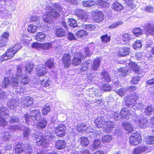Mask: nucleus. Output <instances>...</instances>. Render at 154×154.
<instances>
[{
  "mask_svg": "<svg viewBox=\"0 0 154 154\" xmlns=\"http://www.w3.org/2000/svg\"><path fill=\"white\" fill-rule=\"evenodd\" d=\"M54 7L55 8L54 9L51 8H48V7H47L46 14L43 16L44 21L50 24L53 22V19L50 16L55 18L58 17L60 15V13L62 14L63 12L61 6L58 4H54Z\"/></svg>",
  "mask_w": 154,
  "mask_h": 154,
  "instance_id": "obj_1",
  "label": "nucleus"
},
{
  "mask_svg": "<svg viewBox=\"0 0 154 154\" xmlns=\"http://www.w3.org/2000/svg\"><path fill=\"white\" fill-rule=\"evenodd\" d=\"M39 66V81L41 82V87L47 88L50 85V81L48 77L43 76L47 73V70L43 65H40Z\"/></svg>",
  "mask_w": 154,
  "mask_h": 154,
  "instance_id": "obj_2",
  "label": "nucleus"
},
{
  "mask_svg": "<svg viewBox=\"0 0 154 154\" xmlns=\"http://www.w3.org/2000/svg\"><path fill=\"white\" fill-rule=\"evenodd\" d=\"M138 97L136 94H131L126 97V105L130 107H132L135 105L138 109H141L143 107V105L141 102L138 103Z\"/></svg>",
  "mask_w": 154,
  "mask_h": 154,
  "instance_id": "obj_3",
  "label": "nucleus"
},
{
  "mask_svg": "<svg viewBox=\"0 0 154 154\" xmlns=\"http://www.w3.org/2000/svg\"><path fill=\"white\" fill-rule=\"evenodd\" d=\"M54 129L57 136L59 137L64 136L66 133V128L60 122H56L54 125Z\"/></svg>",
  "mask_w": 154,
  "mask_h": 154,
  "instance_id": "obj_4",
  "label": "nucleus"
},
{
  "mask_svg": "<svg viewBox=\"0 0 154 154\" xmlns=\"http://www.w3.org/2000/svg\"><path fill=\"white\" fill-rule=\"evenodd\" d=\"M16 74L13 75L12 78V86L13 87H17L19 85V79L21 75H23L22 73V67L20 66H18L17 68Z\"/></svg>",
  "mask_w": 154,
  "mask_h": 154,
  "instance_id": "obj_5",
  "label": "nucleus"
},
{
  "mask_svg": "<svg viewBox=\"0 0 154 154\" xmlns=\"http://www.w3.org/2000/svg\"><path fill=\"white\" fill-rule=\"evenodd\" d=\"M40 134H39V137H39V145L44 147H47L48 145V143L53 141L55 138L54 136L50 134L45 136L44 137L43 136L41 137Z\"/></svg>",
  "mask_w": 154,
  "mask_h": 154,
  "instance_id": "obj_6",
  "label": "nucleus"
},
{
  "mask_svg": "<svg viewBox=\"0 0 154 154\" xmlns=\"http://www.w3.org/2000/svg\"><path fill=\"white\" fill-rule=\"evenodd\" d=\"M77 130L79 132H82L84 134L92 133L94 137L97 136V134L93 132V129L90 126L87 127L83 124H78L76 127Z\"/></svg>",
  "mask_w": 154,
  "mask_h": 154,
  "instance_id": "obj_7",
  "label": "nucleus"
},
{
  "mask_svg": "<svg viewBox=\"0 0 154 154\" xmlns=\"http://www.w3.org/2000/svg\"><path fill=\"white\" fill-rule=\"evenodd\" d=\"M21 48L20 44H17L7 49L5 53L8 58L11 59L14 57L15 54L20 50Z\"/></svg>",
  "mask_w": 154,
  "mask_h": 154,
  "instance_id": "obj_8",
  "label": "nucleus"
},
{
  "mask_svg": "<svg viewBox=\"0 0 154 154\" xmlns=\"http://www.w3.org/2000/svg\"><path fill=\"white\" fill-rule=\"evenodd\" d=\"M141 136L139 133H133L130 138V143L131 145H137L141 142Z\"/></svg>",
  "mask_w": 154,
  "mask_h": 154,
  "instance_id": "obj_9",
  "label": "nucleus"
},
{
  "mask_svg": "<svg viewBox=\"0 0 154 154\" xmlns=\"http://www.w3.org/2000/svg\"><path fill=\"white\" fill-rule=\"evenodd\" d=\"M22 143H17L15 146L14 151L16 154H20L22 153L24 150H30L31 147L28 143L26 144V148L25 147L23 149L22 147Z\"/></svg>",
  "mask_w": 154,
  "mask_h": 154,
  "instance_id": "obj_10",
  "label": "nucleus"
},
{
  "mask_svg": "<svg viewBox=\"0 0 154 154\" xmlns=\"http://www.w3.org/2000/svg\"><path fill=\"white\" fill-rule=\"evenodd\" d=\"M9 34L4 32L0 36V48L6 46L8 42Z\"/></svg>",
  "mask_w": 154,
  "mask_h": 154,
  "instance_id": "obj_11",
  "label": "nucleus"
},
{
  "mask_svg": "<svg viewBox=\"0 0 154 154\" xmlns=\"http://www.w3.org/2000/svg\"><path fill=\"white\" fill-rule=\"evenodd\" d=\"M92 19L96 22H99L104 19V15L103 13L98 11H96L92 13Z\"/></svg>",
  "mask_w": 154,
  "mask_h": 154,
  "instance_id": "obj_12",
  "label": "nucleus"
},
{
  "mask_svg": "<svg viewBox=\"0 0 154 154\" xmlns=\"http://www.w3.org/2000/svg\"><path fill=\"white\" fill-rule=\"evenodd\" d=\"M75 14L82 21L85 22L88 19V15L82 10L78 9L74 11Z\"/></svg>",
  "mask_w": 154,
  "mask_h": 154,
  "instance_id": "obj_13",
  "label": "nucleus"
},
{
  "mask_svg": "<svg viewBox=\"0 0 154 154\" xmlns=\"http://www.w3.org/2000/svg\"><path fill=\"white\" fill-rule=\"evenodd\" d=\"M83 57L80 52L76 53L75 54L74 58L72 60V64L75 66L79 65L83 59Z\"/></svg>",
  "mask_w": 154,
  "mask_h": 154,
  "instance_id": "obj_14",
  "label": "nucleus"
},
{
  "mask_svg": "<svg viewBox=\"0 0 154 154\" xmlns=\"http://www.w3.org/2000/svg\"><path fill=\"white\" fill-rule=\"evenodd\" d=\"M37 111L36 110H31L30 111V113L29 114L26 113L24 115L26 122L28 124L31 122L32 120V117H34V118H36Z\"/></svg>",
  "mask_w": 154,
  "mask_h": 154,
  "instance_id": "obj_15",
  "label": "nucleus"
},
{
  "mask_svg": "<svg viewBox=\"0 0 154 154\" xmlns=\"http://www.w3.org/2000/svg\"><path fill=\"white\" fill-rule=\"evenodd\" d=\"M113 127V124L112 122L106 121L102 129L104 132L109 133L112 130Z\"/></svg>",
  "mask_w": 154,
  "mask_h": 154,
  "instance_id": "obj_16",
  "label": "nucleus"
},
{
  "mask_svg": "<svg viewBox=\"0 0 154 154\" xmlns=\"http://www.w3.org/2000/svg\"><path fill=\"white\" fill-rule=\"evenodd\" d=\"M144 30L146 34H154V24L151 23L146 24L145 28Z\"/></svg>",
  "mask_w": 154,
  "mask_h": 154,
  "instance_id": "obj_17",
  "label": "nucleus"
},
{
  "mask_svg": "<svg viewBox=\"0 0 154 154\" xmlns=\"http://www.w3.org/2000/svg\"><path fill=\"white\" fill-rule=\"evenodd\" d=\"M62 60L65 67L68 68L69 67L71 63V60L70 57L68 54H64Z\"/></svg>",
  "mask_w": 154,
  "mask_h": 154,
  "instance_id": "obj_18",
  "label": "nucleus"
},
{
  "mask_svg": "<svg viewBox=\"0 0 154 154\" xmlns=\"http://www.w3.org/2000/svg\"><path fill=\"white\" fill-rule=\"evenodd\" d=\"M106 122L104 120V118L102 116L98 117L94 121L96 126L98 128L103 127Z\"/></svg>",
  "mask_w": 154,
  "mask_h": 154,
  "instance_id": "obj_19",
  "label": "nucleus"
},
{
  "mask_svg": "<svg viewBox=\"0 0 154 154\" xmlns=\"http://www.w3.org/2000/svg\"><path fill=\"white\" fill-rule=\"evenodd\" d=\"M130 49L127 47L121 48L118 52V56L120 57H124L128 55L130 52Z\"/></svg>",
  "mask_w": 154,
  "mask_h": 154,
  "instance_id": "obj_20",
  "label": "nucleus"
},
{
  "mask_svg": "<svg viewBox=\"0 0 154 154\" xmlns=\"http://www.w3.org/2000/svg\"><path fill=\"white\" fill-rule=\"evenodd\" d=\"M120 113L121 117L126 118L127 119H129L131 116L130 111L126 108H123L120 112Z\"/></svg>",
  "mask_w": 154,
  "mask_h": 154,
  "instance_id": "obj_21",
  "label": "nucleus"
},
{
  "mask_svg": "<svg viewBox=\"0 0 154 154\" xmlns=\"http://www.w3.org/2000/svg\"><path fill=\"white\" fill-rule=\"evenodd\" d=\"M33 103V100L30 97H27L24 99L22 102L23 106L24 108L31 106L32 105Z\"/></svg>",
  "mask_w": 154,
  "mask_h": 154,
  "instance_id": "obj_22",
  "label": "nucleus"
},
{
  "mask_svg": "<svg viewBox=\"0 0 154 154\" xmlns=\"http://www.w3.org/2000/svg\"><path fill=\"white\" fill-rule=\"evenodd\" d=\"M55 35L58 37L62 38L66 35V32L64 29L58 27L55 30Z\"/></svg>",
  "mask_w": 154,
  "mask_h": 154,
  "instance_id": "obj_23",
  "label": "nucleus"
},
{
  "mask_svg": "<svg viewBox=\"0 0 154 154\" xmlns=\"http://www.w3.org/2000/svg\"><path fill=\"white\" fill-rule=\"evenodd\" d=\"M66 145V142L65 141L58 140L56 142L55 146L57 149H61L65 148Z\"/></svg>",
  "mask_w": 154,
  "mask_h": 154,
  "instance_id": "obj_24",
  "label": "nucleus"
},
{
  "mask_svg": "<svg viewBox=\"0 0 154 154\" xmlns=\"http://www.w3.org/2000/svg\"><path fill=\"white\" fill-rule=\"evenodd\" d=\"M21 79L20 81V82L21 84L23 85L28 84L29 82V79L28 77L26 75H21L20 77Z\"/></svg>",
  "mask_w": 154,
  "mask_h": 154,
  "instance_id": "obj_25",
  "label": "nucleus"
},
{
  "mask_svg": "<svg viewBox=\"0 0 154 154\" xmlns=\"http://www.w3.org/2000/svg\"><path fill=\"white\" fill-rule=\"evenodd\" d=\"M124 128L128 133L131 132L133 130V128L130 124L128 122H125L122 124Z\"/></svg>",
  "mask_w": 154,
  "mask_h": 154,
  "instance_id": "obj_26",
  "label": "nucleus"
},
{
  "mask_svg": "<svg viewBox=\"0 0 154 154\" xmlns=\"http://www.w3.org/2000/svg\"><path fill=\"white\" fill-rule=\"evenodd\" d=\"M100 58L95 59L94 61L91 68L94 70H97L100 66Z\"/></svg>",
  "mask_w": 154,
  "mask_h": 154,
  "instance_id": "obj_27",
  "label": "nucleus"
},
{
  "mask_svg": "<svg viewBox=\"0 0 154 154\" xmlns=\"http://www.w3.org/2000/svg\"><path fill=\"white\" fill-rule=\"evenodd\" d=\"M139 125L141 128H147L149 125L148 120L143 117L142 118L141 121L140 122Z\"/></svg>",
  "mask_w": 154,
  "mask_h": 154,
  "instance_id": "obj_28",
  "label": "nucleus"
},
{
  "mask_svg": "<svg viewBox=\"0 0 154 154\" xmlns=\"http://www.w3.org/2000/svg\"><path fill=\"white\" fill-rule=\"evenodd\" d=\"M102 78L107 82H109L111 80L109 74L105 70H102L101 73Z\"/></svg>",
  "mask_w": 154,
  "mask_h": 154,
  "instance_id": "obj_29",
  "label": "nucleus"
},
{
  "mask_svg": "<svg viewBox=\"0 0 154 154\" xmlns=\"http://www.w3.org/2000/svg\"><path fill=\"white\" fill-rule=\"evenodd\" d=\"M91 63V61L90 60H88L86 62L82 63L81 66L80 70L81 72L87 70L88 66H89V64Z\"/></svg>",
  "mask_w": 154,
  "mask_h": 154,
  "instance_id": "obj_30",
  "label": "nucleus"
},
{
  "mask_svg": "<svg viewBox=\"0 0 154 154\" xmlns=\"http://www.w3.org/2000/svg\"><path fill=\"white\" fill-rule=\"evenodd\" d=\"M68 24L70 27L73 28H76L78 27L76 21L75 20L72 18L68 19Z\"/></svg>",
  "mask_w": 154,
  "mask_h": 154,
  "instance_id": "obj_31",
  "label": "nucleus"
},
{
  "mask_svg": "<svg viewBox=\"0 0 154 154\" xmlns=\"http://www.w3.org/2000/svg\"><path fill=\"white\" fill-rule=\"evenodd\" d=\"M112 7L114 10L117 11H121L123 8L122 5L118 2L114 3Z\"/></svg>",
  "mask_w": 154,
  "mask_h": 154,
  "instance_id": "obj_32",
  "label": "nucleus"
},
{
  "mask_svg": "<svg viewBox=\"0 0 154 154\" xmlns=\"http://www.w3.org/2000/svg\"><path fill=\"white\" fill-rule=\"evenodd\" d=\"M8 106L11 109H15L17 106V103L15 100H12L9 101L8 103Z\"/></svg>",
  "mask_w": 154,
  "mask_h": 154,
  "instance_id": "obj_33",
  "label": "nucleus"
},
{
  "mask_svg": "<svg viewBox=\"0 0 154 154\" xmlns=\"http://www.w3.org/2000/svg\"><path fill=\"white\" fill-rule=\"evenodd\" d=\"M11 82L8 77H5L2 82V87L4 88H6L10 85Z\"/></svg>",
  "mask_w": 154,
  "mask_h": 154,
  "instance_id": "obj_34",
  "label": "nucleus"
},
{
  "mask_svg": "<svg viewBox=\"0 0 154 154\" xmlns=\"http://www.w3.org/2000/svg\"><path fill=\"white\" fill-rule=\"evenodd\" d=\"M112 136L106 135L102 137V141L103 143H108L112 140Z\"/></svg>",
  "mask_w": 154,
  "mask_h": 154,
  "instance_id": "obj_35",
  "label": "nucleus"
},
{
  "mask_svg": "<svg viewBox=\"0 0 154 154\" xmlns=\"http://www.w3.org/2000/svg\"><path fill=\"white\" fill-rule=\"evenodd\" d=\"M145 142L146 144H154V136H148L145 138Z\"/></svg>",
  "mask_w": 154,
  "mask_h": 154,
  "instance_id": "obj_36",
  "label": "nucleus"
},
{
  "mask_svg": "<svg viewBox=\"0 0 154 154\" xmlns=\"http://www.w3.org/2000/svg\"><path fill=\"white\" fill-rule=\"evenodd\" d=\"M118 71L120 73L119 75L122 76L127 75L128 73V70L127 67L121 68L120 69L118 70Z\"/></svg>",
  "mask_w": 154,
  "mask_h": 154,
  "instance_id": "obj_37",
  "label": "nucleus"
},
{
  "mask_svg": "<svg viewBox=\"0 0 154 154\" xmlns=\"http://www.w3.org/2000/svg\"><path fill=\"white\" fill-rule=\"evenodd\" d=\"M80 143L82 147L86 146L89 143V142L87 138L85 137H82L81 138Z\"/></svg>",
  "mask_w": 154,
  "mask_h": 154,
  "instance_id": "obj_38",
  "label": "nucleus"
},
{
  "mask_svg": "<svg viewBox=\"0 0 154 154\" xmlns=\"http://www.w3.org/2000/svg\"><path fill=\"white\" fill-rule=\"evenodd\" d=\"M37 30L36 26L32 24L29 25L27 28V31L30 33H34Z\"/></svg>",
  "mask_w": 154,
  "mask_h": 154,
  "instance_id": "obj_39",
  "label": "nucleus"
},
{
  "mask_svg": "<svg viewBox=\"0 0 154 154\" xmlns=\"http://www.w3.org/2000/svg\"><path fill=\"white\" fill-rule=\"evenodd\" d=\"M100 40L102 42L107 43L110 41V37L107 34L103 35L100 37Z\"/></svg>",
  "mask_w": 154,
  "mask_h": 154,
  "instance_id": "obj_40",
  "label": "nucleus"
},
{
  "mask_svg": "<svg viewBox=\"0 0 154 154\" xmlns=\"http://www.w3.org/2000/svg\"><path fill=\"white\" fill-rule=\"evenodd\" d=\"M76 36L80 38L86 36L87 32L83 30H80L78 31L76 33Z\"/></svg>",
  "mask_w": 154,
  "mask_h": 154,
  "instance_id": "obj_41",
  "label": "nucleus"
},
{
  "mask_svg": "<svg viewBox=\"0 0 154 154\" xmlns=\"http://www.w3.org/2000/svg\"><path fill=\"white\" fill-rule=\"evenodd\" d=\"M51 45L50 43L40 44L39 43V48H41L44 50L50 49L51 47Z\"/></svg>",
  "mask_w": 154,
  "mask_h": 154,
  "instance_id": "obj_42",
  "label": "nucleus"
},
{
  "mask_svg": "<svg viewBox=\"0 0 154 154\" xmlns=\"http://www.w3.org/2000/svg\"><path fill=\"white\" fill-rule=\"evenodd\" d=\"M129 66L134 71L137 72L138 69V67L134 63L130 62L128 63Z\"/></svg>",
  "mask_w": 154,
  "mask_h": 154,
  "instance_id": "obj_43",
  "label": "nucleus"
},
{
  "mask_svg": "<svg viewBox=\"0 0 154 154\" xmlns=\"http://www.w3.org/2000/svg\"><path fill=\"white\" fill-rule=\"evenodd\" d=\"M121 40L125 42H128L130 40L131 38L130 35L127 33L123 34L121 35Z\"/></svg>",
  "mask_w": 154,
  "mask_h": 154,
  "instance_id": "obj_44",
  "label": "nucleus"
},
{
  "mask_svg": "<svg viewBox=\"0 0 154 154\" xmlns=\"http://www.w3.org/2000/svg\"><path fill=\"white\" fill-rule=\"evenodd\" d=\"M154 112V109L151 106H148L145 109V113L147 115H149L152 114Z\"/></svg>",
  "mask_w": 154,
  "mask_h": 154,
  "instance_id": "obj_45",
  "label": "nucleus"
},
{
  "mask_svg": "<svg viewBox=\"0 0 154 154\" xmlns=\"http://www.w3.org/2000/svg\"><path fill=\"white\" fill-rule=\"evenodd\" d=\"M8 109L5 107L2 106L0 109V113L3 116L9 115Z\"/></svg>",
  "mask_w": 154,
  "mask_h": 154,
  "instance_id": "obj_46",
  "label": "nucleus"
},
{
  "mask_svg": "<svg viewBox=\"0 0 154 154\" xmlns=\"http://www.w3.org/2000/svg\"><path fill=\"white\" fill-rule=\"evenodd\" d=\"M95 2L93 1L89 0L87 1H83V5L85 7H90L94 5Z\"/></svg>",
  "mask_w": 154,
  "mask_h": 154,
  "instance_id": "obj_47",
  "label": "nucleus"
},
{
  "mask_svg": "<svg viewBox=\"0 0 154 154\" xmlns=\"http://www.w3.org/2000/svg\"><path fill=\"white\" fill-rule=\"evenodd\" d=\"M47 125L46 120L44 119H42L39 121V128L42 129L45 127Z\"/></svg>",
  "mask_w": 154,
  "mask_h": 154,
  "instance_id": "obj_48",
  "label": "nucleus"
},
{
  "mask_svg": "<svg viewBox=\"0 0 154 154\" xmlns=\"http://www.w3.org/2000/svg\"><path fill=\"white\" fill-rule=\"evenodd\" d=\"M97 4L100 6L106 8L108 7L109 5V3L107 2L102 0H97Z\"/></svg>",
  "mask_w": 154,
  "mask_h": 154,
  "instance_id": "obj_49",
  "label": "nucleus"
},
{
  "mask_svg": "<svg viewBox=\"0 0 154 154\" xmlns=\"http://www.w3.org/2000/svg\"><path fill=\"white\" fill-rule=\"evenodd\" d=\"M132 32L135 36H138L142 34V30L139 28H137L133 29Z\"/></svg>",
  "mask_w": 154,
  "mask_h": 154,
  "instance_id": "obj_50",
  "label": "nucleus"
},
{
  "mask_svg": "<svg viewBox=\"0 0 154 154\" xmlns=\"http://www.w3.org/2000/svg\"><path fill=\"white\" fill-rule=\"evenodd\" d=\"M50 108L49 105H45L42 109V113L45 115H47L50 111Z\"/></svg>",
  "mask_w": 154,
  "mask_h": 154,
  "instance_id": "obj_51",
  "label": "nucleus"
},
{
  "mask_svg": "<svg viewBox=\"0 0 154 154\" xmlns=\"http://www.w3.org/2000/svg\"><path fill=\"white\" fill-rule=\"evenodd\" d=\"M46 66L49 69L53 68L54 66V64L53 60L51 59H49L45 63Z\"/></svg>",
  "mask_w": 154,
  "mask_h": 154,
  "instance_id": "obj_52",
  "label": "nucleus"
},
{
  "mask_svg": "<svg viewBox=\"0 0 154 154\" xmlns=\"http://www.w3.org/2000/svg\"><path fill=\"white\" fill-rule=\"evenodd\" d=\"M8 124L7 121L0 115V125L1 126L5 127L7 126Z\"/></svg>",
  "mask_w": 154,
  "mask_h": 154,
  "instance_id": "obj_53",
  "label": "nucleus"
},
{
  "mask_svg": "<svg viewBox=\"0 0 154 154\" xmlns=\"http://www.w3.org/2000/svg\"><path fill=\"white\" fill-rule=\"evenodd\" d=\"M123 23L122 21L117 22L110 25L108 27V28L110 29H112L120 25H121Z\"/></svg>",
  "mask_w": 154,
  "mask_h": 154,
  "instance_id": "obj_54",
  "label": "nucleus"
},
{
  "mask_svg": "<svg viewBox=\"0 0 154 154\" xmlns=\"http://www.w3.org/2000/svg\"><path fill=\"white\" fill-rule=\"evenodd\" d=\"M4 136L2 138V140L5 141L8 140L9 139H10L11 135L9 134V133L8 132H4Z\"/></svg>",
  "mask_w": 154,
  "mask_h": 154,
  "instance_id": "obj_55",
  "label": "nucleus"
},
{
  "mask_svg": "<svg viewBox=\"0 0 154 154\" xmlns=\"http://www.w3.org/2000/svg\"><path fill=\"white\" fill-rule=\"evenodd\" d=\"M127 90V89H126L125 88H122L119 90L117 89H116V92L120 96H122L124 94Z\"/></svg>",
  "mask_w": 154,
  "mask_h": 154,
  "instance_id": "obj_56",
  "label": "nucleus"
},
{
  "mask_svg": "<svg viewBox=\"0 0 154 154\" xmlns=\"http://www.w3.org/2000/svg\"><path fill=\"white\" fill-rule=\"evenodd\" d=\"M142 46V44L139 40H137L134 44L133 48L135 49L140 48Z\"/></svg>",
  "mask_w": 154,
  "mask_h": 154,
  "instance_id": "obj_57",
  "label": "nucleus"
},
{
  "mask_svg": "<svg viewBox=\"0 0 154 154\" xmlns=\"http://www.w3.org/2000/svg\"><path fill=\"white\" fill-rule=\"evenodd\" d=\"M132 119L136 123L139 124L140 122L141 121L142 118H140L139 116L137 115V114H135L133 116H132Z\"/></svg>",
  "mask_w": 154,
  "mask_h": 154,
  "instance_id": "obj_58",
  "label": "nucleus"
},
{
  "mask_svg": "<svg viewBox=\"0 0 154 154\" xmlns=\"http://www.w3.org/2000/svg\"><path fill=\"white\" fill-rule=\"evenodd\" d=\"M19 121V119L18 118L16 117H11L9 119V122L11 124H13L15 122H17Z\"/></svg>",
  "mask_w": 154,
  "mask_h": 154,
  "instance_id": "obj_59",
  "label": "nucleus"
},
{
  "mask_svg": "<svg viewBox=\"0 0 154 154\" xmlns=\"http://www.w3.org/2000/svg\"><path fill=\"white\" fill-rule=\"evenodd\" d=\"M33 67L30 65H27L26 66L25 72L27 74H29L33 70Z\"/></svg>",
  "mask_w": 154,
  "mask_h": 154,
  "instance_id": "obj_60",
  "label": "nucleus"
},
{
  "mask_svg": "<svg viewBox=\"0 0 154 154\" xmlns=\"http://www.w3.org/2000/svg\"><path fill=\"white\" fill-rule=\"evenodd\" d=\"M102 89L104 91H109L111 89V87L109 85L107 84L103 86Z\"/></svg>",
  "mask_w": 154,
  "mask_h": 154,
  "instance_id": "obj_61",
  "label": "nucleus"
},
{
  "mask_svg": "<svg viewBox=\"0 0 154 154\" xmlns=\"http://www.w3.org/2000/svg\"><path fill=\"white\" fill-rule=\"evenodd\" d=\"M9 59L5 53L3 55L0 57V63L4 61H5Z\"/></svg>",
  "mask_w": 154,
  "mask_h": 154,
  "instance_id": "obj_62",
  "label": "nucleus"
},
{
  "mask_svg": "<svg viewBox=\"0 0 154 154\" xmlns=\"http://www.w3.org/2000/svg\"><path fill=\"white\" fill-rule=\"evenodd\" d=\"M67 38L69 40H74L76 39L74 35L71 32H69L67 35Z\"/></svg>",
  "mask_w": 154,
  "mask_h": 154,
  "instance_id": "obj_63",
  "label": "nucleus"
},
{
  "mask_svg": "<svg viewBox=\"0 0 154 154\" xmlns=\"http://www.w3.org/2000/svg\"><path fill=\"white\" fill-rule=\"evenodd\" d=\"M100 140H94L93 145V148L95 149L99 147L100 145Z\"/></svg>",
  "mask_w": 154,
  "mask_h": 154,
  "instance_id": "obj_64",
  "label": "nucleus"
}]
</instances>
